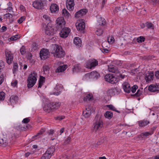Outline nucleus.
<instances>
[{
    "mask_svg": "<svg viewBox=\"0 0 159 159\" xmlns=\"http://www.w3.org/2000/svg\"><path fill=\"white\" fill-rule=\"evenodd\" d=\"M50 52L53 55L54 57L57 58H62L64 57L65 52L62 47L58 45L52 44L51 46Z\"/></svg>",
    "mask_w": 159,
    "mask_h": 159,
    "instance_id": "obj_1",
    "label": "nucleus"
},
{
    "mask_svg": "<svg viewBox=\"0 0 159 159\" xmlns=\"http://www.w3.org/2000/svg\"><path fill=\"white\" fill-rule=\"evenodd\" d=\"M37 75L35 72L31 73L29 75L27 80V87L28 88L33 87L37 80Z\"/></svg>",
    "mask_w": 159,
    "mask_h": 159,
    "instance_id": "obj_2",
    "label": "nucleus"
},
{
    "mask_svg": "<svg viewBox=\"0 0 159 159\" xmlns=\"http://www.w3.org/2000/svg\"><path fill=\"white\" fill-rule=\"evenodd\" d=\"M103 126V122L101 119L95 118L93 120V131L95 132L99 130Z\"/></svg>",
    "mask_w": 159,
    "mask_h": 159,
    "instance_id": "obj_3",
    "label": "nucleus"
},
{
    "mask_svg": "<svg viewBox=\"0 0 159 159\" xmlns=\"http://www.w3.org/2000/svg\"><path fill=\"white\" fill-rule=\"evenodd\" d=\"M105 80L111 84L116 83L119 81V78L115 77L111 74H109L106 75L105 77Z\"/></svg>",
    "mask_w": 159,
    "mask_h": 159,
    "instance_id": "obj_4",
    "label": "nucleus"
},
{
    "mask_svg": "<svg viewBox=\"0 0 159 159\" xmlns=\"http://www.w3.org/2000/svg\"><path fill=\"white\" fill-rule=\"evenodd\" d=\"M98 61L95 59H90L87 61L85 63V67L89 69L94 68L98 65Z\"/></svg>",
    "mask_w": 159,
    "mask_h": 159,
    "instance_id": "obj_5",
    "label": "nucleus"
},
{
    "mask_svg": "<svg viewBox=\"0 0 159 159\" xmlns=\"http://www.w3.org/2000/svg\"><path fill=\"white\" fill-rule=\"evenodd\" d=\"M70 31V29L67 27H65L61 30L59 34L61 37L65 38L68 36Z\"/></svg>",
    "mask_w": 159,
    "mask_h": 159,
    "instance_id": "obj_6",
    "label": "nucleus"
},
{
    "mask_svg": "<svg viewBox=\"0 0 159 159\" xmlns=\"http://www.w3.org/2000/svg\"><path fill=\"white\" fill-rule=\"evenodd\" d=\"M49 54V51L46 49H43L40 51V56L42 60H45L49 57L48 55Z\"/></svg>",
    "mask_w": 159,
    "mask_h": 159,
    "instance_id": "obj_7",
    "label": "nucleus"
},
{
    "mask_svg": "<svg viewBox=\"0 0 159 159\" xmlns=\"http://www.w3.org/2000/svg\"><path fill=\"white\" fill-rule=\"evenodd\" d=\"M57 26L59 29L64 27L66 24L64 18L61 17L58 18L56 20Z\"/></svg>",
    "mask_w": 159,
    "mask_h": 159,
    "instance_id": "obj_8",
    "label": "nucleus"
},
{
    "mask_svg": "<svg viewBox=\"0 0 159 159\" xmlns=\"http://www.w3.org/2000/svg\"><path fill=\"white\" fill-rule=\"evenodd\" d=\"M48 23L46 27L45 32L46 34L48 35H53L55 34L53 28Z\"/></svg>",
    "mask_w": 159,
    "mask_h": 159,
    "instance_id": "obj_9",
    "label": "nucleus"
},
{
    "mask_svg": "<svg viewBox=\"0 0 159 159\" xmlns=\"http://www.w3.org/2000/svg\"><path fill=\"white\" fill-rule=\"evenodd\" d=\"M120 89L117 87L112 88L108 90L107 92V94L108 96H112L120 92Z\"/></svg>",
    "mask_w": 159,
    "mask_h": 159,
    "instance_id": "obj_10",
    "label": "nucleus"
},
{
    "mask_svg": "<svg viewBox=\"0 0 159 159\" xmlns=\"http://www.w3.org/2000/svg\"><path fill=\"white\" fill-rule=\"evenodd\" d=\"M5 53L7 62L8 64H10L13 61V55L10 52L8 51H6Z\"/></svg>",
    "mask_w": 159,
    "mask_h": 159,
    "instance_id": "obj_11",
    "label": "nucleus"
},
{
    "mask_svg": "<svg viewBox=\"0 0 159 159\" xmlns=\"http://www.w3.org/2000/svg\"><path fill=\"white\" fill-rule=\"evenodd\" d=\"M33 6L35 8L39 9H41L43 7V4L41 0H38L34 2Z\"/></svg>",
    "mask_w": 159,
    "mask_h": 159,
    "instance_id": "obj_12",
    "label": "nucleus"
},
{
    "mask_svg": "<svg viewBox=\"0 0 159 159\" xmlns=\"http://www.w3.org/2000/svg\"><path fill=\"white\" fill-rule=\"evenodd\" d=\"M87 12L88 10L87 9H81L75 13V17L78 18H80L82 16L85 15Z\"/></svg>",
    "mask_w": 159,
    "mask_h": 159,
    "instance_id": "obj_13",
    "label": "nucleus"
},
{
    "mask_svg": "<svg viewBox=\"0 0 159 159\" xmlns=\"http://www.w3.org/2000/svg\"><path fill=\"white\" fill-rule=\"evenodd\" d=\"M108 69L110 72L114 73L116 75L120 73V71L117 67L114 65L108 66Z\"/></svg>",
    "mask_w": 159,
    "mask_h": 159,
    "instance_id": "obj_14",
    "label": "nucleus"
},
{
    "mask_svg": "<svg viewBox=\"0 0 159 159\" xmlns=\"http://www.w3.org/2000/svg\"><path fill=\"white\" fill-rule=\"evenodd\" d=\"M62 89L61 86L59 84L57 85L55 88H54V91L52 92L51 94H53L57 96L58 95L61 93V90Z\"/></svg>",
    "mask_w": 159,
    "mask_h": 159,
    "instance_id": "obj_15",
    "label": "nucleus"
},
{
    "mask_svg": "<svg viewBox=\"0 0 159 159\" xmlns=\"http://www.w3.org/2000/svg\"><path fill=\"white\" fill-rule=\"evenodd\" d=\"M76 27L78 31L83 33L85 28V24L83 22L80 23L76 25Z\"/></svg>",
    "mask_w": 159,
    "mask_h": 159,
    "instance_id": "obj_16",
    "label": "nucleus"
},
{
    "mask_svg": "<svg viewBox=\"0 0 159 159\" xmlns=\"http://www.w3.org/2000/svg\"><path fill=\"white\" fill-rule=\"evenodd\" d=\"M75 5L74 0H67L66 6L67 8L69 10H72L74 8Z\"/></svg>",
    "mask_w": 159,
    "mask_h": 159,
    "instance_id": "obj_17",
    "label": "nucleus"
},
{
    "mask_svg": "<svg viewBox=\"0 0 159 159\" xmlns=\"http://www.w3.org/2000/svg\"><path fill=\"white\" fill-rule=\"evenodd\" d=\"M154 74L152 72L147 73L145 76V79L147 82H149L152 80L153 78Z\"/></svg>",
    "mask_w": 159,
    "mask_h": 159,
    "instance_id": "obj_18",
    "label": "nucleus"
},
{
    "mask_svg": "<svg viewBox=\"0 0 159 159\" xmlns=\"http://www.w3.org/2000/svg\"><path fill=\"white\" fill-rule=\"evenodd\" d=\"M123 87L124 91L127 93H129L131 91V88L130 84L127 82H125L123 84Z\"/></svg>",
    "mask_w": 159,
    "mask_h": 159,
    "instance_id": "obj_19",
    "label": "nucleus"
},
{
    "mask_svg": "<svg viewBox=\"0 0 159 159\" xmlns=\"http://www.w3.org/2000/svg\"><path fill=\"white\" fill-rule=\"evenodd\" d=\"M138 123L139 127H144L150 123V122L147 120H144L139 121Z\"/></svg>",
    "mask_w": 159,
    "mask_h": 159,
    "instance_id": "obj_20",
    "label": "nucleus"
},
{
    "mask_svg": "<svg viewBox=\"0 0 159 159\" xmlns=\"http://www.w3.org/2000/svg\"><path fill=\"white\" fill-rule=\"evenodd\" d=\"M50 9L52 13H55L58 10L59 7L56 4H52L50 6Z\"/></svg>",
    "mask_w": 159,
    "mask_h": 159,
    "instance_id": "obj_21",
    "label": "nucleus"
},
{
    "mask_svg": "<svg viewBox=\"0 0 159 159\" xmlns=\"http://www.w3.org/2000/svg\"><path fill=\"white\" fill-rule=\"evenodd\" d=\"M8 140L5 137L0 139V146L5 147L8 145Z\"/></svg>",
    "mask_w": 159,
    "mask_h": 159,
    "instance_id": "obj_22",
    "label": "nucleus"
},
{
    "mask_svg": "<svg viewBox=\"0 0 159 159\" xmlns=\"http://www.w3.org/2000/svg\"><path fill=\"white\" fill-rule=\"evenodd\" d=\"M54 151L55 148L53 146H52L47 150L45 153L47 154L48 155L50 156V157H51Z\"/></svg>",
    "mask_w": 159,
    "mask_h": 159,
    "instance_id": "obj_23",
    "label": "nucleus"
},
{
    "mask_svg": "<svg viewBox=\"0 0 159 159\" xmlns=\"http://www.w3.org/2000/svg\"><path fill=\"white\" fill-rule=\"evenodd\" d=\"M149 90L151 92H154L159 91L158 85H151L148 87Z\"/></svg>",
    "mask_w": 159,
    "mask_h": 159,
    "instance_id": "obj_24",
    "label": "nucleus"
},
{
    "mask_svg": "<svg viewBox=\"0 0 159 159\" xmlns=\"http://www.w3.org/2000/svg\"><path fill=\"white\" fill-rule=\"evenodd\" d=\"M18 100V97L17 96L14 95H12L10 98L9 102L11 103V104L16 103Z\"/></svg>",
    "mask_w": 159,
    "mask_h": 159,
    "instance_id": "obj_25",
    "label": "nucleus"
},
{
    "mask_svg": "<svg viewBox=\"0 0 159 159\" xmlns=\"http://www.w3.org/2000/svg\"><path fill=\"white\" fill-rule=\"evenodd\" d=\"M50 103L52 111L54 109H58L61 105V103L60 102H53Z\"/></svg>",
    "mask_w": 159,
    "mask_h": 159,
    "instance_id": "obj_26",
    "label": "nucleus"
},
{
    "mask_svg": "<svg viewBox=\"0 0 159 159\" xmlns=\"http://www.w3.org/2000/svg\"><path fill=\"white\" fill-rule=\"evenodd\" d=\"M91 114V111L89 108H86L85 110L83 111V115L85 117H88L90 116Z\"/></svg>",
    "mask_w": 159,
    "mask_h": 159,
    "instance_id": "obj_27",
    "label": "nucleus"
},
{
    "mask_svg": "<svg viewBox=\"0 0 159 159\" xmlns=\"http://www.w3.org/2000/svg\"><path fill=\"white\" fill-rule=\"evenodd\" d=\"M100 77L99 74L96 71L91 72V78L95 79H98Z\"/></svg>",
    "mask_w": 159,
    "mask_h": 159,
    "instance_id": "obj_28",
    "label": "nucleus"
},
{
    "mask_svg": "<svg viewBox=\"0 0 159 159\" xmlns=\"http://www.w3.org/2000/svg\"><path fill=\"white\" fill-rule=\"evenodd\" d=\"M43 110L46 112H50L52 111L50 103L46 104L43 107Z\"/></svg>",
    "mask_w": 159,
    "mask_h": 159,
    "instance_id": "obj_29",
    "label": "nucleus"
},
{
    "mask_svg": "<svg viewBox=\"0 0 159 159\" xmlns=\"http://www.w3.org/2000/svg\"><path fill=\"white\" fill-rule=\"evenodd\" d=\"M74 43L77 46H81V41L79 37H76L75 38L74 40Z\"/></svg>",
    "mask_w": 159,
    "mask_h": 159,
    "instance_id": "obj_30",
    "label": "nucleus"
},
{
    "mask_svg": "<svg viewBox=\"0 0 159 159\" xmlns=\"http://www.w3.org/2000/svg\"><path fill=\"white\" fill-rule=\"evenodd\" d=\"M93 98V95L91 93L86 94L84 97V100L85 102L90 101Z\"/></svg>",
    "mask_w": 159,
    "mask_h": 159,
    "instance_id": "obj_31",
    "label": "nucleus"
},
{
    "mask_svg": "<svg viewBox=\"0 0 159 159\" xmlns=\"http://www.w3.org/2000/svg\"><path fill=\"white\" fill-rule=\"evenodd\" d=\"M67 66L64 65L59 66L56 70V72H62L64 71L67 68Z\"/></svg>",
    "mask_w": 159,
    "mask_h": 159,
    "instance_id": "obj_32",
    "label": "nucleus"
},
{
    "mask_svg": "<svg viewBox=\"0 0 159 159\" xmlns=\"http://www.w3.org/2000/svg\"><path fill=\"white\" fill-rule=\"evenodd\" d=\"M39 48L37 44L35 43H33L31 45V52H34Z\"/></svg>",
    "mask_w": 159,
    "mask_h": 159,
    "instance_id": "obj_33",
    "label": "nucleus"
},
{
    "mask_svg": "<svg viewBox=\"0 0 159 159\" xmlns=\"http://www.w3.org/2000/svg\"><path fill=\"white\" fill-rule=\"evenodd\" d=\"M45 78L42 76H40L38 88H41L43 84L45 82Z\"/></svg>",
    "mask_w": 159,
    "mask_h": 159,
    "instance_id": "obj_34",
    "label": "nucleus"
},
{
    "mask_svg": "<svg viewBox=\"0 0 159 159\" xmlns=\"http://www.w3.org/2000/svg\"><path fill=\"white\" fill-rule=\"evenodd\" d=\"M104 116L106 118L110 119L113 116V113L111 111H107L104 114Z\"/></svg>",
    "mask_w": 159,
    "mask_h": 159,
    "instance_id": "obj_35",
    "label": "nucleus"
},
{
    "mask_svg": "<svg viewBox=\"0 0 159 159\" xmlns=\"http://www.w3.org/2000/svg\"><path fill=\"white\" fill-rule=\"evenodd\" d=\"M50 69L49 67L47 65H45L43 67V70L44 73L46 74L49 73Z\"/></svg>",
    "mask_w": 159,
    "mask_h": 159,
    "instance_id": "obj_36",
    "label": "nucleus"
},
{
    "mask_svg": "<svg viewBox=\"0 0 159 159\" xmlns=\"http://www.w3.org/2000/svg\"><path fill=\"white\" fill-rule=\"evenodd\" d=\"M107 107L111 110L120 113V111L117 110L116 108L112 105H107Z\"/></svg>",
    "mask_w": 159,
    "mask_h": 159,
    "instance_id": "obj_37",
    "label": "nucleus"
},
{
    "mask_svg": "<svg viewBox=\"0 0 159 159\" xmlns=\"http://www.w3.org/2000/svg\"><path fill=\"white\" fill-rule=\"evenodd\" d=\"M146 25L148 28L150 29H153L154 25L151 23L147 22L146 23Z\"/></svg>",
    "mask_w": 159,
    "mask_h": 159,
    "instance_id": "obj_38",
    "label": "nucleus"
},
{
    "mask_svg": "<svg viewBox=\"0 0 159 159\" xmlns=\"http://www.w3.org/2000/svg\"><path fill=\"white\" fill-rule=\"evenodd\" d=\"M100 20H98L99 25H104L106 23L105 20L104 18H100Z\"/></svg>",
    "mask_w": 159,
    "mask_h": 159,
    "instance_id": "obj_39",
    "label": "nucleus"
},
{
    "mask_svg": "<svg viewBox=\"0 0 159 159\" xmlns=\"http://www.w3.org/2000/svg\"><path fill=\"white\" fill-rule=\"evenodd\" d=\"M5 78V74L3 73H0V85L3 82Z\"/></svg>",
    "mask_w": 159,
    "mask_h": 159,
    "instance_id": "obj_40",
    "label": "nucleus"
},
{
    "mask_svg": "<svg viewBox=\"0 0 159 159\" xmlns=\"http://www.w3.org/2000/svg\"><path fill=\"white\" fill-rule=\"evenodd\" d=\"M5 93L3 92H0V101L4 100L5 98Z\"/></svg>",
    "mask_w": 159,
    "mask_h": 159,
    "instance_id": "obj_41",
    "label": "nucleus"
},
{
    "mask_svg": "<svg viewBox=\"0 0 159 159\" xmlns=\"http://www.w3.org/2000/svg\"><path fill=\"white\" fill-rule=\"evenodd\" d=\"M153 133V132L152 133H151L149 132H143L141 133L140 135L141 137H143V136H148L151 135Z\"/></svg>",
    "mask_w": 159,
    "mask_h": 159,
    "instance_id": "obj_42",
    "label": "nucleus"
},
{
    "mask_svg": "<svg viewBox=\"0 0 159 159\" xmlns=\"http://www.w3.org/2000/svg\"><path fill=\"white\" fill-rule=\"evenodd\" d=\"M108 42L110 44H112L114 42V37L112 36H109L107 38Z\"/></svg>",
    "mask_w": 159,
    "mask_h": 159,
    "instance_id": "obj_43",
    "label": "nucleus"
},
{
    "mask_svg": "<svg viewBox=\"0 0 159 159\" xmlns=\"http://www.w3.org/2000/svg\"><path fill=\"white\" fill-rule=\"evenodd\" d=\"M62 14L64 16H69L70 14L68 11L65 9H64L62 11Z\"/></svg>",
    "mask_w": 159,
    "mask_h": 159,
    "instance_id": "obj_44",
    "label": "nucleus"
},
{
    "mask_svg": "<svg viewBox=\"0 0 159 159\" xmlns=\"http://www.w3.org/2000/svg\"><path fill=\"white\" fill-rule=\"evenodd\" d=\"M20 52L22 55H24L26 52L25 48L24 46H22L20 49Z\"/></svg>",
    "mask_w": 159,
    "mask_h": 159,
    "instance_id": "obj_45",
    "label": "nucleus"
},
{
    "mask_svg": "<svg viewBox=\"0 0 159 159\" xmlns=\"http://www.w3.org/2000/svg\"><path fill=\"white\" fill-rule=\"evenodd\" d=\"M145 38L143 36H140L137 39V42L139 43H142L145 41Z\"/></svg>",
    "mask_w": 159,
    "mask_h": 159,
    "instance_id": "obj_46",
    "label": "nucleus"
},
{
    "mask_svg": "<svg viewBox=\"0 0 159 159\" xmlns=\"http://www.w3.org/2000/svg\"><path fill=\"white\" fill-rule=\"evenodd\" d=\"M5 67L4 63L1 60H0V72H1Z\"/></svg>",
    "mask_w": 159,
    "mask_h": 159,
    "instance_id": "obj_47",
    "label": "nucleus"
},
{
    "mask_svg": "<svg viewBox=\"0 0 159 159\" xmlns=\"http://www.w3.org/2000/svg\"><path fill=\"white\" fill-rule=\"evenodd\" d=\"M125 77V75H122L120 74V73L117 74V77H116L117 78H119V80L120 79H123Z\"/></svg>",
    "mask_w": 159,
    "mask_h": 159,
    "instance_id": "obj_48",
    "label": "nucleus"
},
{
    "mask_svg": "<svg viewBox=\"0 0 159 159\" xmlns=\"http://www.w3.org/2000/svg\"><path fill=\"white\" fill-rule=\"evenodd\" d=\"M50 156L44 153L41 157L40 159H50Z\"/></svg>",
    "mask_w": 159,
    "mask_h": 159,
    "instance_id": "obj_49",
    "label": "nucleus"
},
{
    "mask_svg": "<svg viewBox=\"0 0 159 159\" xmlns=\"http://www.w3.org/2000/svg\"><path fill=\"white\" fill-rule=\"evenodd\" d=\"M20 37L18 35H16L11 36L10 38V39L12 41H15L17 40L20 38Z\"/></svg>",
    "mask_w": 159,
    "mask_h": 159,
    "instance_id": "obj_50",
    "label": "nucleus"
},
{
    "mask_svg": "<svg viewBox=\"0 0 159 159\" xmlns=\"http://www.w3.org/2000/svg\"><path fill=\"white\" fill-rule=\"evenodd\" d=\"M142 95V92L140 89L137 90V92L134 94V96H136V97H139L141 96Z\"/></svg>",
    "mask_w": 159,
    "mask_h": 159,
    "instance_id": "obj_51",
    "label": "nucleus"
},
{
    "mask_svg": "<svg viewBox=\"0 0 159 159\" xmlns=\"http://www.w3.org/2000/svg\"><path fill=\"white\" fill-rule=\"evenodd\" d=\"M138 88V86L136 85H134L131 88V91L133 93H134L135 92L136 90Z\"/></svg>",
    "mask_w": 159,
    "mask_h": 159,
    "instance_id": "obj_52",
    "label": "nucleus"
},
{
    "mask_svg": "<svg viewBox=\"0 0 159 159\" xmlns=\"http://www.w3.org/2000/svg\"><path fill=\"white\" fill-rule=\"evenodd\" d=\"M43 18L46 20L48 21V23H49V22H50V19L49 16L46 15H44L43 16Z\"/></svg>",
    "mask_w": 159,
    "mask_h": 159,
    "instance_id": "obj_53",
    "label": "nucleus"
},
{
    "mask_svg": "<svg viewBox=\"0 0 159 159\" xmlns=\"http://www.w3.org/2000/svg\"><path fill=\"white\" fill-rule=\"evenodd\" d=\"M65 118V116H59L55 117V119L59 120H61Z\"/></svg>",
    "mask_w": 159,
    "mask_h": 159,
    "instance_id": "obj_54",
    "label": "nucleus"
},
{
    "mask_svg": "<svg viewBox=\"0 0 159 159\" xmlns=\"http://www.w3.org/2000/svg\"><path fill=\"white\" fill-rule=\"evenodd\" d=\"M30 120L29 118H26L24 119L23 120L22 122L24 123H27L30 121Z\"/></svg>",
    "mask_w": 159,
    "mask_h": 159,
    "instance_id": "obj_55",
    "label": "nucleus"
},
{
    "mask_svg": "<svg viewBox=\"0 0 159 159\" xmlns=\"http://www.w3.org/2000/svg\"><path fill=\"white\" fill-rule=\"evenodd\" d=\"M71 139V138L70 137H68L66 139L64 143L65 144L68 143L70 142Z\"/></svg>",
    "mask_w": 159,
    "mask_h": 159,
    "instance_id": "obj_56",
    "label": "nucleus"
},
{
    "mask_svg": "<svg viewBox=\"0 0 159 159\" xmlns=\"http://www.w3.org/2000/svg\"><path fill=\"white\" fill-rule=\"evenodd\" d=\"M25 18L23 17H21L18 20L17 22L19 23H21L23 22Z\"/></svg>",
    "mask_w": 159,
    "mask_h": 159,
    "instance_id": "obj_57",
    "label": "nucleus"
},
{
    "mask_svg": "<svg viewBox=\"0 0 159 159\" xmlns=\"http://www.w3.org/2000/svg\"><path fill=\"white\" fill-rule=\"evenodd\" d=\"M18 69V64L16 63H14V70L16 71Z\"/></svg>",
    "mask_w": 159,
    "mask_h": 159,
    "instance_id": "obj_58",
    "label": "nucleus"
},
{
    "mask_svg": "<svg viewBox=\"0 0 159 159\" xmlns=\"http://www.w3.org/2000/svg\"><path fill=\"white\" fill-rule=\"evenodd\" d=\"M41 134H40L39 132L36 135H34L33 136L32 138L33 139L35 138V139H36L37 138H39L40 137Z\"/></svg>",
    "mask_w": 159,
    "mask_h": 159,
    "instance_id": "obj_59",
    "label": "nucleus"
},
{
    "mask_svg": "<svg viewBox=\"0 0 159 159\" xmlns=\"http://www.w3.org/2000/svg\"><path fill=\"white\" fill-rule=\"evenodd\" d=\"M5 16L7 18H9V17H12L13 16L12 15L9 13L5 14Z\"/></svg>",
    "mask_w": 159,
    "mask_h": 159,
    "instance_id": "obj_60",
    "label": "nucleus"
},
{
    "mask_svg": "<svg viewBox=\"0 0 159 159\" xmlns=\"http://www.w3.org/2000/svg\"><path fill=\"white\" fill-rule=\"evenodd\" d=\"M17 81L16 80L14 82L11 83V85L13 87H15L17 85Z\"/></svg>",
    "mask_w": 159,
    "mask_h": 159,
    "instance_id": "obj_61",
    "label": "nucleus"
},
{
    "mask_svg": "<svg viewBox=\"0 0 159 159\" xmlns=\"http://www.w3.org/2000/svg\"><path fill=\"white\" fill-rule=\"evenodd\" d=\"M1 29L2 30V32H4L7 30V27L6 26H3Z\"/></svg>",
    "mask_w": 159,
    "mask_h": 159,
    "instance_id": "obj_62",
    "label": "nucleus"
},
{
    "mask_svg": "<svg viewBox=\"0 0 159 159\" xmlns=\"http://www.w3.org/2000/svg\"><path fill=\"white\" fill-rule=\"evenodd\" d=\"M155 76L158 79H159V71L156 72Z\"/></svg>",
    "mask_w": 159,
    "mask_h": 159,
    "instance_id": "obj_63",
    "label": "nucleus"
},
{
    "mask_svg": "<svg viewBox=\"0 0 159 159\" xmlns=\"http://www.w3.org/2000/svg\"><path fill=\"white\" fill-rule=\"evenodd\" d=\"M85 76L86 78H87L88 77H89V78H91V72L89 73L86 74L85 75Z\"/></svg>",
    "mask_w": 159,
    "mask_h": 159,
    "instance_id": "obj_64",
    "label": "nucleus"
}]
</instances>
